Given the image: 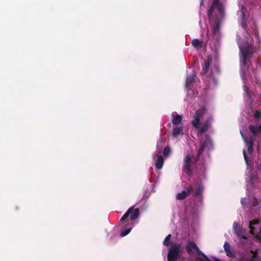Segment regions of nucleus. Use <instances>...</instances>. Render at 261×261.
Segmentation results:
<instances>
[{"instance_id": "1", "label": "nucleus", "mask_w": 261, "mask_h": 261, "mask_svg": "<svg viewBox=\"0 0 261 261\" xmlns=\"http://www.w3.org/2000/svg\"><path fill=\"white\" fill-rule=\"evenodd\" d=\"M245 10L246 8L245 6L243 5L242 6L241 9L242 18L241 26L246 31V36L245 37L247 39L246 41L243 43V44H242L241 42V36L239 35H237V43L242 55L241 76L244 80H246L247 76L250 78L252 77V73L254 75V79L257 80L256 70L251 65L250 63V60L252 58L253 54L255 52V50L253 47L254 40L253 38L250 36V34L253 33L259 39L258 32L256 23L253 20H251L248 22L250 29H247V24L245 20Z\"/></svg>"}, {"instance_id": "2", "label": "nucleus", "mask_w": 261, "mask_h": 261, "mask_svg": "<svg viewBox=\"0 0 261 261\" xmlns=\"http://www.w3.org/2000/svg\"><path fill=\"white\" fill-rule=\"evenodd\" d=\"M216 8L219 12L221 17L219 20L224 17L225 12L223 5L220 2V0H213L212 5L207 11V17L210 20L212 19L213 12Z\"/></svg>"}, {"instance_id": "3", "label": "nucleus", "mask_w": 261, "mask_h": 261, "mask_svg": "<svg viewBox=\"0 0 261 261\" xmlns=\"http://www.w3.org/2000/svg\"><path fill=\"white\" fill-rule=\"evenodd\" d=\"M181 251V245L179 244H173L169 249L167 256L168 261H175L178 258Z\"/></svg>"}, {"instance_id": "4", "label": "nucleus", "mask_w": 261, "mask_h": 261, "mask_svg": "<svg viewBox=\"0 0 261 261\" xmlns=\"http://www.w3.org/2000/svg\"><path fill=\"white\" fill-rule=\"evenodd\" d=\"M139 212L140 211L138 208H135L134 206L130 207L120 219L119 221L120 224L122 223L124 220H125L129 215L130 220H135L139 217Z\"/></svg>"}, {"instance_id": "5", "label": "nucleus", "mask_w": 261, "mask_h": 261, "mask_svg": "<svg viewBox=\"0 0 261 261\" xmlns=\"http://www.w3.org/2000/svg\"><path fill=\"white\" fill-rule=\"evenodd\" d=\"M186 249L188 253L189 254H192V250H194L198 255L203 256L206 259V260L211 261V260L202 251L199 250L196 243L193 241H189L187 243Z\"/></svg>"}, {"instance_id": "6", "label": "nucleus", "mask_w": 261, "mask_h": 261, "mask_svg": "<svg viewBox=\"0 0 261 261\" xmlns=\"http://www.w3.org/2000/svg\"><path fill=\"white\" fill-rule=\"evenodd\" d=\"M192 156L188 155L184 159L183 170L187 174L192 173Z\"/></svg>"}, {"instance_id": "7", "label": "nucleus", "mask_w": 261, "mask_h": 261, "mask_svg": "<svg viewBox=\"0 0 261 261\" xmlns=\"http://www.w3.org/2000/svg\"><path fill=\"white\" fill-rule=\"evenodd\" d=\"M213 120V119L212 116H209L206 119V120L203 122L202 126L199 128L198 132V135H202L209 129L211 126Z\"/></svg>"}, {"instance_id": "8", "label": "nucleus", "mask_w": 261, "mask_h": 261, "mask_svg": "<svg viewBox=\"0 0 261 261\" xmlns=\"http://www.w3.org/2000/svg\"><path fill=\"white\" fill-rule=\"evenodd\" d=\"M193 188L192 186H189L186 191H182L181 193H179L176 195V199L178 200H183L188 197L193 191Z\"/></svg>"}, {"instance_id": "9", "label": "nucleus", "mask_w": 261, "mask_h": 261, "mask_svg": "<svg viewBox=\"0 0 261 261\" xmlns=\"http://www.w3.org/2000/svg\"><path fill=\"white\" fill-rule=\"evenodd\" d=\"M209 144H212V141H211V139L208 136H206L205 140L203 141V142L201 145V146H200V147L198 150L197 155H196L197 159H198L199 158V156L201 155V154L203 152L206 146Z\"/></svg>"}, {"instance_id": "10", "label": "nucleus", "mask_w": 261, "mask_h": 261, "mask_svg": "<svg viewBox=\"0 0 261 261\" xmlns=\"http://www.w3.org/2000/svg\"><path fill=\"white\" fill-rule=\"evenodd\" d=\"M248 129L253 136L255 137L258 135L259 132H261V124L258 126L250 124L249 125Z\"/></svg>"}, {"instance_id": "11", "label": "nucleus", "mask_w": 261, "mask_h": 261, "mask_svg": "<svg viewBox=\"0 0 261 261\" xmlns=\"http://www.w3.org/2000/svg\"><path fill=\"white\" fill-rule=\"evenodd\" d=\"M172 116L173 117L172 122L173 125H177L181 123L182 119L181 115H178L176 112H174L172 113Z\"/></svg>"}, {"instance_id": "12", "label": "nucleus", "mask_w": 261, "mask_h": 261, "mask_svg": "<svg viewBox=\"0 0 261 261\" xmlns=\"http://www.w3.org/2000/svg\"><path fill=\"white\" fill-rule=\"evenodd\" d=\"M224 249L225 251L226 252L227 256L232 258L234 257V254L233 252V251L231 250V247L228 242H225L224 244Z\"/></svg>"}, {"instance_id": "13", "label": "nucleus", "mask_w": 261, "mask_h": 261, "mask_svg": "<svg viewBox=\"0 0 261 261\" xmlns=\"http://www.w3.org/2000/svg\"><path fill=\"white\" fill-rule=\"evenodd\" d=\"M212 60L208 58L206 60L204 61L202 64V69L201 74L202 75H205L209 69L210 65L211 63Z\"/></svg>"}, {"instance_id": "14", "label": "nucleus", "mask_w": 261, "mask_h": 261, "mask_svg": "<svg viewBox=\"0 0 261 261\" xmlns=\"http://www.w3.org/2000/svg\"><path fill=\"white\" fill-rule=\"evenodd\" d=\"M183 127L176 126L173 129L172 135L173 137L176 138L179 134H183Z\"/></svg>"}, {"instance_id": "15", "label": "nucleus", "mask_w": 261, "mask_h": 261, "mask_svg": "<svg viewBox=\"0 0 261 261\" xmlns=\"http://www.w3.org/2000/svg\"><path fill=\"white\" fill-rule=\"evenodd\" d=\"M157 158L155 161V167L160 169L162 168L164 163V158L162 155H156Z\"/></svg>"}, {"instance_id": "16", "label": "nucleus", "mask_w": 261, "mask_h": 261, "mask_svg": "<svg viewBox=\"0 0 261 261\" xmlns=\"http://www.w3.org/2000/svg\"><path fill=\"white\" fill-rule=\"evenodd\" d=\"M258 224V221L256 220H253L252 221H250L249 223V229H250V233L252 234H254V229L255 228L253 227L254 225Z\"/></svg>"}, {"instance_id": "17", "label": "nucleus", "mask_w": 261, "mask_h": 261, "mask_svg": "<svg viewBox=\"0 0 261 261\" xmlns=\"http://www.w3.org/2000/svg\"><path fill=\"white\" fill-rule=\"evenodd\" d=\"M206 109L203 107L197 110L195 113V116H198L199 118H201L206 113Z\"/></svg>"}, {"instance_id": "18", "label": "nucleus", "mask_w": 261, "mask_h": 261, "mask_svg": "<svg viewBox=\"0 0 261 261\" xmlns=\"http://www.w3.org/2000/svg\"><path fill=\"white\" fill-rule=\"evenodd\" d=\"M192 45L195 48L201 47L202 45V41L198 39H193L191 42Z\"/></svg>"}, {"instance_id": "19", "label": "nucleus", "mask_w": 261, "mask_h": 261, "mask_svg": "<svg viewBox=\"0 0 261 261\" xmlns=\"http://www.w3.org/2000/svg\"><path fill=\"white\" fill-rule=\"evenodd\" d=\"M194 75L188 76L186 80V86L187 87L191 86L192 83L194 82Z\"/></svg>"}, {"instance_id": "20", "label": "nucleus", "mask_w": 261, "mask_h": 261, "mask_svg": "<svg viewBox=\"0 0 261 261\" xmlns=\"http://www.w3.org/2000/svg\"><path fill=\"white\" fill-rule=\"evenodd\" d=\"M200 121V118H199L198 116H195L194 119L192 120L191 123L194 127L198 128L199 127Z\"/></svg>"}, {"instance_id": "21", "label": "nucleus", "mask_w": 261, "mask_h": 261, "mask_svg": "<svg viewBox=\"0 0 261 261\" xmlns=\"http://www.w3.org/2000/svg\"><path fill=\"white\" fill-rule=\"evenodd\" d=\"M203 186L201 185H198V187L195 190L193 196L194 197H198V196H200L202 192H203Z\"/></svg>"}, {"instance_id": "22", "label": "nucleus", "mask_w": 261, "mask_h": 261, "mask_svg": "<svg viewBox=\"0 0 261 261\" xmlns=\"http://www.w3.org/2000/svg\"><path fill=\"white\" fill-rule=\"evenodd\" d=\"M247 147L253 146V139L252 137H250L248 139L244 138Z\"/></svg>"}, {"instance_id": "23", "label": "nucleus", "mask_w": 261, "mask_h": 261, "mask_svg": "<svg viewBox=\"0 0 261 261\" xmlns=\"http://www.w3.org/2000/svg\"><path fill=\"white\" fill-rule=\"evenodd\" d=\"M256 178V175H255L254 173H251L249 177V181L250 184L253 186L254 185L255 179Z\"/></svg>"}, {"instance_id": "24", "label": "nucleus", "mask_w": 261, "mask_h": 261, "mask_svg": "<svg viewBox=\"0 0 261 261\" xmlns=\"http://www.w3.org/2000/svg\"><path fill=\"white\" fill-rule=\"evenodd\" d=\"M171 152L170 148L168 146L164 148L163 153L165 156H168Z\"/></svg>"}, {"instance_id": "25", "label": "nucleus", "mask_w": 261, "mask_h": 261, "mask_svg": "<svg viewBox=\"0 0 261 261\" xmlns=\"http://www.w3.org/2000/svg\"><path fill=\"white\" fill-rule=\"evenodd\" d=\"M131 230H132V228H128L125 229L123 230L122 231H121V232L120 233V236L124 237V236H126L130 232Z\"/></svg>"}, {"instance_id": "26", "label": "nucleus", "mask_w": 261, "mask_h": 261, "mask_svg": "<svg viewBox=\"0 0 261 261\" xmlns=\"http://www.w3.org/2000/svg\"><path fill=\"white\" fill-rule=\"evenodd\" d=\"M171 234H169L167 236H166V237L165 238V239H164V240L163 241V244L165 246H167L169 245V241L171 239Z\"/></svg>"}, {"instance_id": "27", "label": "nucleus", "mask_w": 261, "mask_h": 261, "mask_svg": "<svg viewBox=\"0 0 261 261\" xmlns=\"http://www.w3.org/2000/svg\"><path fill=\"white\" fill-rule=\"evenodd\" d=\"M248 261H257V253L254 252L252 256V257L251 259H250Z\"/></svg>"}, {"instance_id": "28", "label": "nucleus", "mask_w": 261, "mask_h": 261, "mask_svg": "<svg viewBox=\"0 0 261 261\" xmlns=\"http://www.w3.org/2000/svg\"><path fill=\"white\" fill-rule=\"evenodd\" d=\"M219 30V25L218 24H216L213 28V32L214 34H216L217 31Z\"/></svg>"}, {"instance_id": "29", "label": "nucleus", "mask_w": 261, "mask_h": 261, "mask_svg": "<svg viewBox=\"0 0 261 261\" xmlns=\"http://www.w3.org/2000/svg\"><path fill=\"white\" fill-rule=\"evenodd\" d=\"M259 204L257 199L256 198H254V201L252 202V206H256Z\"/></svg>"}, {"instance_id": "30", "label": "nucleus", "mask_w": 261, "mask_h": 261, "mask_svg": "<svg viewBox=\"0 0 261 261\" xmlns=\"http://www.w3.org/2000/svg\"><path fill=\"white\" fill-rule=\"evenodd\" d=\"M254 117L257 118H261V112L258 111H256L254 114Z\"/></svg>"}, {"instance_id": "31", "label": "nucleus", "mask_w": 261, "mask_h": 261, "mask_svg": "<svg viewBox=\"0 0 261 261\" xmlns=\"http://www.w3.org/2000/svg\"><path fill=\"white\" fill-rule=\"evenodd\" d=\"M243 156L247 164H248V158L245 150H243Z\"/></svg>"}, {"instance_id": "32", "label": "nucleus", "mask_w": 261, "mask_h": 261, "mask_svg": "<svg viewBox=\"0 0 261 261\" xmlns=\"http://www.w3.org/2000/svg\"><path fill=\"white\" fill-rule=\"evenodd\" d=\"M247 148L248 153L251 154L253 152V146H248Z\"/></svg>"}, {"instance_id": "33", "label": "nucleus", "mask_w": 261, "mask_h": 261, "mask_svg": "<svg viewBox=\"0 0 261 261\" xmlns=\"http://www.w3.org/2000/svg\"><path fill=\"white\" fill-rule=\"evenodd\" d=\"M244 90H245V92H246L247 94L248 95H249L250 94V93H249V90L248 87L247 86L245 85V86H244Z\"/></svg>"}, {"instance_id": "34", "label": "nucleus", "mask_w": 261, "mask_h": 261, "mask_svg": "<svg viewBox=\"0 0 261 261\" xmlns=\"http://www.w3.org/2000/svg\"><path fill=\"white\" fill-rule=\"evenodd\" d=\"M245 200H246V199H244V198L241 199V202L242 204H245Z\"/></svg>"}, {"instance_id": "35", "label": "nucleus", "mask_w": 261, "mask_h": 261, "mask_svg": "<svg viewBox=\"0 0 261 261\" xmlns=\"http://www.w3.org/2000/svg\"><path fill=\"white\" fill-rule=\"evenodd\" d=\"M251 75H252V77H253V75L254 76V75H253V74H251ZM250 79V80H252V77L250 78V77H249L248 76H247V79ZM242 79L244 81V83H245V82L247 80H244L243 78H242Z\"/></svg>"}, {"instance_id": "36", "label": "nucleus", "mask_w": 261, "mask_h": 261, "mask_svg": "<svg viewBox=\"0 0 261 261\" xmlns=\"http://www.w3.org/2000/svg\"><path fill=\"white\" fill-rule=\"evenodd\" d=\"M238 261H245V259L244 257H242L240 259H239Z\"/></svg>"}, {"instance_id": "37", "label": "nucleus", "mask_w": 261, "mask_h": 261, "mask_svg": "<svg viewBox=\"0 0 261 261\" xmlns=\"http://www.w3.org/2000/svg\"><path fill=\"white\" fill-rule=\"evenodd\" d=\"M158 148L159 150H160V149H162V146H161V147H160V148H159V145H158Z\"/></svg>"}, {"instance_id": "38", "label": "nucleus", "mask_w": 261, "mask_h": 261, "mask_svg": "<svg viewBox=\"0 0 261 261\" xmlns=\"http://www.w3.org/2000/svg\"><path fill=\"white\" fill-rule=\"evenodd\" d=\"M217 70H218V72H219V68H218V67H217Z\"/></svg>"}, {"instance_id": "39", "label": "nucleus", "mask_w": 261, "mask_h": 261, "mask_svg": "<svg viewBox=\"0 0 261 261\" xmlns=\"http://www.w3.org/2000/svg\"><path fill=\"white\" fill-rule=\"evenodd\" d=\"M241 135H242V136H243V135H242V132H240Z\"/></svg>"}, {"instance_id": "40", "label": "nucleus", "mask_w": 261, "mask_h": 261, "mask_svg": "<svg viewBox=\"0 0 261 261\" xmlns=\"http://www.w3.org/2000/svg\"><path fill=\"white\" fill-rule=\"evenodd\" d=\"M241 135H242V136H243V135H242V132H240Z\"/></svg>"}, {"instance_id": "41", "label": "nucleus", "mask_w": 261, "mask_h": 261, "mask_svg": "<svg viewBox=\"0 0 261 261\" xmlns=\"http://www.w3.org/2000/svg\"><path fill=\"white\" fill-rule=\"evenodd\" d=\"M241 135H242V136H243V135H242V132H240Z\"/></svg>"}, {"instance_id": "42", "label": "nucleus", "mask_w": 261, "mask_h": 261, "mask_svg": "<svg viewBox=\"0 0 261 261\" xmlns=\"http://www.w3.org/2000/svg\"><path fill=\"white\" fill-rule=\"evenodd\" d=\"M201 261H204L203 259H201Z\"/></svg>"}]
</instances>
